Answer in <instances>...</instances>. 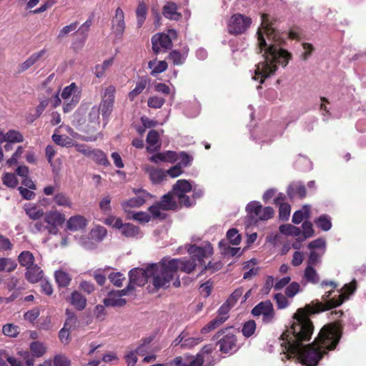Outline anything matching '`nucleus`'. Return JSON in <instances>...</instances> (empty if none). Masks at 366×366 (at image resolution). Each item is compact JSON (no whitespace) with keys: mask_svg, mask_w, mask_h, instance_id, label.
<instances>
[{"mask_svg":"<svg viewBox=\"0 0 366 366\" xmlns=\"http://www.w3.org/2000/svg\"><path fill=\"white\" fill-rule=\"evenodd\" d=\"M120 232L123 236L127 238L137 237L141 234L139 227L130 223H125L124 227H123Z\"/></svg>","mask_w":366,"mask_h":366,"instance_id":"nucleus-34","label":"nucleus"},{"mask_svg":"<svg viewBox=\"0 0 366 366\" xmlns=\"http://www.w3.org/2000/svg\"><path fill=\"white\" fill-rule=\"evenodd\" d=\"M151 195L149 192L146 191H142L140 192V195L134 197L129 199L124 207H139L143 205L145 203L146 198L149 197Z\"/></svg>","mask_w":366,"mask_h":366,"instance_id":"nucleus-30","label":"nucleus"},{"mask_svg":"<svg viewBox=\"0 0 366 366\" xmlns=\"http://www.w3.org/2000/svg\"><path fill=\"white\" fill-rule=\"evenodd\" d=\"M302 232L301 234L302 235V237H300V241H304L306 239H308L310 237H312L315 234V231L313 229L312 224V222L309 221H305L302 224Z\"/></svg>","mask_w":366,"mask_h":366,"instance_id":"nucleus-48","label":"nucleus"},{"mask_svg":"<svg viewBox=\"0 0 366 366\" xmlns=\"http://www.w3.org/2000/svg\"><path fill=\"white\" fill-rule=\"evenodd\" d=\"M257 325L253 320L246 322L242 327V332L245 337H251L255 332Z\"/></svg>","mask_w":366,"mask_h":366,"instance_id":"nucleus-51","label":"nucleus"},{"mask_svg":"<svg viewBox=\"0 0 366 366\" xmlns=\"http://www.w3.org/2000/svg\"><path fill=\"white\" fill-rule=\"evenodd\" d=\"M112 29L117 36H122L125 29L124 14L121 8H117L112 19Z\"/></svg>","mask_w":366,"mask_h":366,"instance_id":"nucleus-17","label":"nucleus"},{"mask_svg":"<svg viewBox=\"0 0 366 366\" xmlns=\"http://www.w3.org/2000/svg\"><path fill=\"white\" fill-rule=\"evenodd\" d=\"M324 254V251L322 253H318L315 251H311L307 259V266L315 267L321 262V257Z\"/></svg>","mask_w":366,"mask_h":366,"instance_id":"nucleus-55","label":"nucleus"},{"mask_svg":"<svg viewBox=\"0 0 366 366\" xmlns=\"http://www.w3.org/2000/svg\"><path fill=\"white\" fill-rule=\"evenodd\" d=\"M214 340H217V344L219 347V351L222 353H234L238 350L237 337L228 332L227 328L222 329L213 337Z\"/></svg>","mask_w":366,"mask_h":366,"instance_id":"nucleus-8","label":"nucleus"},{"mask_svg":"<svg viewBox=\"0 0 366 366\" xmlns=\"http://www.w3.org/2000/svg\"><path fill=\"white\" fill-rule=\"evenodd\" d=\"M44 221L46 225H61L65 221V217L58 211H50L44 215Z\"/></svg>","mask_w":366,"mask_h":366,"instance_id":"nucleus-21","label":"nucleus"},{"mask_svg":"<svg viewBox=\"0 0 366 366\" xmlns=\"http://www.w3.org/2000/svg\"><path fill=\"white\" fill-rule=\"evenodd\" d=\"M147 7L144 2H139L136 10L137 26L140 28L146 19Z\"/></svg>","mask_w":366,"mask_h":366,"instance_id":"nucleus-44","label":"nucleus"},{"mask_svg":"<svg viewBox=\"0 0 366 366\" xmlns=\"http://www.w3.org/2000/svg\"><path fill=\"white\" fill-rule=\"evenodd\" d=\"M45 52V49H41L38 52L32 54L25 61L19 65V71L24 72L29 69L44 55Z\"/></svg>","mask_w":366,"mask_h":366,"instance_id":"nucleus-23","label":"nucleus"},{"mask_svg":"<svg viewBox=\"0 0 366 366\" xmlns=\"http://www.w3.org/2000/svg\"><path fill=\"white\" fill-rule=\"evenodd\" d=\"M177 5L174 3H169L163 7V15L172 20H178L181 14L177 11Z\"/></svg>","mask_w":366,"mask_h":366,"instance_id":"nucleus-36","label":"nucleus"},{"mask_svg":"<svg viewBox=\"0 0 366 366\" xmlns=\"http://www.w3.org/2000/svg\"><path fill=\"white\" fill-rule=\"evenodd\" d=\"M109 280L117 287H121L125 277L120 272H112L109 275Z\"/></svg>","mask_w":366,"mask_h":366,"instance_id":"nucleus-62","label":"nucleus"},{"mask_svg":"<svg viewBox=\"0 0 366 366\" xmlns=\"http://www.w3.org/2000/svg\"><path fill=\"white\" fill-rule=\"evenodd\" d=\"M227 238L233 245H239L241 242V235L237 229L232 228L227 231Z\"/></svg>","mask_w":366,"mask_h":366,"instance_id":"nucleus-53","label":"nucleus"},{"mask_svg":"<svg viewBox=\"0 0 366 366\" xmlns=\"http://www.w3.org/2000/svg\"><path fill=\"white\" fill-rule=\"evenodd\" d=\"M341 337L339 327L335 325H325L312 344L300 346V350L285 351L288 356L293 355L303 365L317 366L327 350H334Z\"/></svg>","mask_w":366,"mask_h":366,"instance_id":"nucleus-2","label":"nucleus"},{"mask_svg":"<svg viewBox=\"0 0 366 366\" xmlns=\"http://www.w3.org/2000/svg\"><path fill=\"white\" fill-rule=\"evenodd\" d=\"M115 87L112 85L107 86L102 96V101L98 107L102 112L103 120L107 124L109 118L113 111L114 99H115Z\"/></svg>","mask_w":366,"mask_h":366,"instance_id":"nucleus-10","label":"nucleus"},{"mask_svg":"<svg viewBox=\"0 0 366 366\" xmlns=\"http://www.w3.org/2000/svg\"><path fill=\"white\" fill-rule=\"evenodd\" d=\"M312 315L307 307L298 309L293 315L292 324L281 335L283 352H298L300 346L310 340L314 332V325L310 319Z\"/></svg>","mask_w":366,"mask_h":366,"instance_id":"nucleus-3","label":"nucleus"},{"mask_svg":"<svg viewBox=\"0 0 366 366\" xmlns=\"http://www.w3.org/2000/svg\"><path fill=\"white\" fill-rule=\"evenodd\" d=\"M54 202L59 207H64L68 208L72 207V202L70 197L63 192H57L54 196Z\"/></svg>","mask_w":366,"mask_h":366,"instance_id":"nucleus-33","label":"nucleus"},{"mask_svg":"<svg viewBox=\"0 0 366 366\" xmlns=\"http://www.w3.org/2000/svg\"><path fill=\"white\" fill-rule=\"evenodd\" d=\"M2 332L8 337H16L19 334L20 330L19 326L10 323L3 326Z\"/></svg>","mask_w":366,"mask_h":366,"instance_id":"nucleus-50","label":"nucleus"},{"mask_svg":"<svg viewBox=\"0 0 366 366\" xmlns=\"http://www.w3.org/2000/svg\"><path fill=\"white\" fill-rule=\"evenodd\" d=\"M212 348L210 345H205L202 348V350L199 354H203L206 357L209 363H206V366H213L214 365V357L211 355Z\"/></svg>","mask_w":366,"mask_h":366,"instance_id":"nucleus-60","label":"nucleus"},{"mask_svg":"<svg viewBox=\"0 0 366 366\" xmlns=\"http://www.w3.org/2000/svg\"><path fill=\"white\" fill-rule=\"evenodd\" d=\"M355 290L356 282L355 280H353L351 283L345 284L344 285L341 290L342 293L339 295L337 299L333 297L328 300L333 292V290H331L330 292H325V294L322 295V300L324 302L316 300L315 302H312V304L307 305L305 307H307V310H309V313L310 314L320 313L325 310L340 306L346 300L348 299L349 295L352 294Z\"/></svg>","mask_w":366,"mask_h":366,"instance_id":"nucleus-5","label":"nucleus"},{"mask_svg":"<svg viewBox=\"0 0 366 366\" xmlns=\"http://www.w3.org/2000/svg\"><path fill=\"white\" fill-rule=\"evenodd\" d=\"M52 140L58 145L61 147H72L74 141L71 138L66 135L54 134L51 137Z\"/></svg>","mask_w":366,"mask_h":366,"instance_id":"nucleus-46","label":"nucleus"},{"mask_svg":"<svg viewBox=\"0 0 366 366\" xmlns=\"http://www.w3.org/2000/svg\"><path fill=\"white\" fill-rule=\"evenodd\" d=\"M6 134V142L11 143H21L24 142V137L19 131L9 130Z\"/></svg>","mask_w":366,"mask_h":366,"instance_id":"nucleus-49","label":"nucleus"},{"mask_svg":"<svg viewBox=\"0 0 366 366\" xmlns=\"http://www.w3.org/2000/svg\"><path fill=\"white\" fill-rule=\"evenodd\" d=\"M55 281L59 287H67L71 282V276L66 272L59 269L54 273Z\"/></svg>","mask_w":366,"mask_h":366,"instance_id":"nucleus-24","label":"nucleus"},{"mask_svg":"<svg viewBox=\"0 0 366 366\" xmlns=\"http://www.w3.org/2000/svg\"><path fill=\"white\" fill-rule=\"evenodd\" d=\"M89 29L81 25L78 30L76 29V39L72 42V48L75 50H79L83 48L88 37Z\"/></svg>","mask_w":366,"mask_h":366,"instance_id":"nucleus-19","label":"nucleus"},{"mask_svg":"<svg viewBox=\"0 0 366 366\" xmlns=\"http://www.w3.org/2000/svg\"><path fill=\"white\" fill-rule=\"evenodd\" d=\"M167 59L171 60L173 62V64L176 65L182 64L184 62L183 56L179 51L177 50L172 51L169 54Z\"/></svg>","mask_w":366,"mask_h":366,"instance_id":"nucleus-63","label":"nucleus"},{"mask_svg":"<svg viewBox=\"0 0 366 366\" xmlns=\"http://www.w3.org/2000/svg\"><path fill=\"white\" fill-rule=\"evenodd\" d=\"M161 263L163 269L164 277L162 282L159 280V277H156V285L157 286H169L171 280L174 277L175 274L180 269L187 274H190L194 270L197 262L194 258H174L170 259L164 257L161 259Z\"/></svg>","mask_w":366,"mask_h":366,"instance_id":"nucleus-4","label":"nucleus"},{"mask_svg":"<svg viewBox=\"0 0 366 366\" xmlns=\"http://www.w3.org/2000/svg\"><path fill=\"white\" fill-rule=\"evenodd\" d=\"M262 27L257 31V52L262 53L263 60L256 65L254 80L262 84L267 78L274 75L277 69V64L285 67L290 60L292 55L282 49L285 39L272 26L268 14H262Z\"/></svg>","mask_w":366,"mask_h":366,"instance_id":"nucleus-1","label":"nucleus"},{"mask_svg":"<svg viewBox=\"0 0 366 366\" xmlns=\"http://www.w3.org/2000/svg\"><path fill=\"white\" fill-rule=\"evenodd\" d=\"M202 341L201 337H191L188 332L185 330V337L183 338L182 349H192Z\"/></svg>","mask_w":366,"mask_h":366,"instance_id":"nucleus-43","label":"nucleus"},{"mask_svg":"<svg viewBox=\"0 0 366 366\" xmlns=\"http://www.w3.org/2000/svg\"><path fill=\"white\" fill-rule=\"evenodd\" d=\"M287 195L290 198H293L295 195L298 194L300 198L306 197V188L302 183H297L290 184L287 187Z\"/></svg>","mask_w":366,"mask_h":366,"instance_id":"nucleus-27","label":"nucleus"},{"mask_svg":"<svg viewBox=\"0 0 366 366\" xmlns=\"http://www.w3.org/2000/svg\"><path fill=\"white\" fill-rule=\"evenodd\" d=\"M76 89V84L71 83L66 86L61 92V96L64 101L63 110L65 113L69 112L73 109L79 101V97L75 94Z\"/></svg>","mask_w":366,"mask_h":366,"instance_id":"nucleus-13","label":"nucleus"},{"mask_svg":"<svg viewBox=\"0 0 366 366\" xmlns=\"http://www.w3.org/2000/svg\"><path fill=\"white\" fill-rule=\"evenodd\" d=\"M191 255L190 258H194L200 264H204V258L212 253V248L209 244L207 247H201L196 245H191L188 249Z\"/></svg>","mask_w":366,"mask_h":366,"instance_id":"nucleus-16","label":"nucleus"},{"mask_svg":"<svg viewBox=\"0 0 366 366\" xmlns=\"http://www.w3.org/2000/svg\"><path fill=\"white\" fill-rule=\"evenodd\" d=\"M315 223L321 230L327 232L332 227L331 217L327 214H322L315 220Z\"/></svg>","mask_w":366,"mask_h":366,"instance_id":"nucleus-37","label":"nucleus"},{"mask_svg":"<svg viewBox=\"0 0 366 366\" xmlns=\"http://www.w3.org/2000/svg\"><path fill=\"white\" fill-rule=\"evenodd\" d=\"M34 256L29 251L21 252L18 257V261L20 265L26 267V269L36 265L34 264Z\"/></svg>","mask_w":366,"mask_h":366,"instance_id":"nucleus-28","label":"nucleus"},{"mask_svg":"<svg viewBox=\"0 0 366 366\" xmlns=\"http://www.w3.org/2000/svg\"><path fill=\"white\" fill-rule=\"evenodd\" d=\"M162 274H163V269L161 261L159 263L151 264L146 269L134 268L129 272V284L132 285L135 290L136 286H144L147 282L148 278L152 277V283L156 290L167 288V286L156 285V277H159V280L162 282L164 275Z\"/></svg>","mask_w":366,"mask_h":366,"instance_id":"nucleus-6","label":"nucleus"},{"mask_svg":"<svg viewBox=\"0 0 366 366\" xmlns=\"http://www.w3.org/2000/svg\"><path fill=\"white\" fill-rule=\"evenodd\" d=\"M178 164L181 167H187L192 164L193 157L185 152L177 153Z\"/></svg>","mask_w":366,"mask_h":366,"instance_id":"nucleus-52","label":"nucleus"},{"mask_svg":"<svg viewBox=\"0 0 366 366\" xmlns=\"http://www.w3.org/2000/svg\"><path fill=\"white\" fill-rule=\"evenodd\" d=\"M79 25L77 21L73 22L69 25L64 26L59 32L57 38L61 39L66 36L69 35L71 32H75Z\"/></svg>","mask_w":366,"mask_h":366,"instance_id":"nucleus-54","label":"nucleus"},{"mask_svg":"<svg viewBox=\"0 0 366 366\" xmlns=\"http://www.w3.org/2000/svg\"><path fill=\"white\" fill-rule=\"evenodd\" d=\"M32 355L28 351L20 352L19 354L25 361L26 366H33L34 363V356L41 357L46 352L44 344L39 342H33L30 345Z\"/></svg>","mask_w":366,"mask_h":366,"instance_id":"nucleus-14","label":"nucleus"},{"mask_svg":"<svg viewBox=\"0 0 366 366\" xmlns=\"http://www.w3.org/2000/svg\"><path fill=\"white\" fill-rule=\"evenodd\" d=\"M165 100L164 98L158 96L149 97L147 101V104L149 107L154 109H159L164 104Z\"/></svg>","mask_w":366,"mask_h":366,"instance_id":"nucleus-59","label":"nucleus"},{"mask_svg":"<svg viewBox=\"0 0 366 366\" xmlns=\"http://www.w3.org/2000/svg\"><path fill=\"white\" fill-rule=\"evenodd\" d=\"M248 217L251 222L264 221L271 219L274 214V209L271 207H262V204L257 201L250 202L246 207Z\"/></svg>","mask_w":366,"mask_h":366,"instance_id":"nucleus-9","label":"nucleus"},{"mask_svg":"<svg viewBox=\"0 0 366 366\" xmlns=\"http://www.w3.org/2000/svg\"><path fill=\"white\" fill-rule=\"evenodd\" d=\"M149 82V79L147 76H142L136 84V86L129 93V98L133 101L136 97L140 94L146 88L147 84Z\"/></svg>","mask_w":366,"mask_h":366,"instance_id":"nucleus-32","label":"nucleus"},{"mask_svg":"<svg viewBox=\"0 0 366 366\" xmlns=\"http://www.w3.org/2000/svg\"><path fill=\"white\" fill-rule=\"evenodd\" d=\"M254 317L262 316V322L265 324L272 322L274 317V310L269 300L258 303L251 312Z\"/></svg>","mask_w":366,"mask_h":366,"instance_id":"nucleus-12","label":"nucleus"},{"mask_svg":"<svg viewBox=\"0 0 366 366\" xmlns=\"http://www.w3.org/2000/svg\"><path fill=\"white\" fill-rule=\"evenodd\" d=\"M86 226V219L81 215L71 217L66 222V229L70 231L83 229Z\"/></svg>","mask_w":366,"mask_h":366,"instance_id":"nucleus-20","label":"nucleus"},{"mask_svg":"<svg viewBox=\"0 0 366 366\" xmlns=\"http://www.w3.org/2000/svg\"><path fill=\"white\" fill-rule=\"evenodd\" d=\"M310 217V206L308 204L304 205L301 209H299L292 215V222L298 224L301 223L303 219H309Z\"/></svg>","mask_w":366,"mask_h":366,"instance_id":"nucleus-25","label":"nucleus"},{"mask_svg":"<svg viewBox=\"0 0 366 366\" xmlns=\"http://www.w3.org/2000/svg\"><path fill=\"white\" fill-rule=\"evenodd\" d=\"M279 230L283 234L290 235L292 237H299L302 233V231L299 227L290 224L280 225Z\"/></svg>","mask_w":366,"mask_h":366,"instance_id":"nucleus-38","label":"nucleus"},{"mask_svg":"<svg viewBox=\"0 0 366 366\" xmlns=\"http://www.w3.org/2000/svg\"><path fill=\"white\" fill-rule=\"evenodd\" d=\"M162 207L158 203H156L149 207V211L152 214L154 219H164L166 218V214L160 210Z\"/></svg>","mask_w":366,"mask_h":366,"instance_id":"nucleus-57","label":"nucleus"},{"mask_svg":"<svg viewBox=\"0 0 366 366\" xmlns=\"http://www.w3.org/2000/svg\"><path fill=\"white\" fill-rule=\"evenodd\" d=\"M186 361L189 362V366H206V363H209L203 354H197L195 356L185 354Z\"/></svg>","mask_w":366,"mask_h":366,"instance_id":"nucleus-31","label":"nucleus"},{"mask_svg":"<svg viewBox=\"0 0 366 366\" xmlns=\"http://www.w3.org/2000/svg\"><path fill=\"white\" fill-rule=\"evenodd\" d=\"M149 174V178L153 183H160L165 177L166 173L162 169H155L153 167L147 169Z\"/></svg>","mask_w":366,"mask_h":366,"instance_id":"nucleus-40","label":"nucleus"},{"mask_svg":"<svg viewBox=\"0 0 366 366\" xmlns=\"http://www.w3.org/2000/svg\"><path fill=\"white\" fill-rule=\"evenodd\" d=\"M252 20L249 17L241 14H233L227 24L228 32L238 35L244 33L250 26Z\"/></svg>","mask_w":366,"mask_h":366,"instance_id":"nucleus-11","label":"nucleus"},{"mask_svg":"<svg viewBox=\"0 0 366 366\" xmlns=\"http://www.w3.org/2000/svg\"><path fill=\"white\" fill-rule=\"evenodd\" d=\"M304 278L307 282L317 284L320 282V277L314 267L307 266L304 272Z\"/></svg>","mask_w":366,"mask_h":366,"instance_id":"nucleus-41","label":"nucleus"},{"mask_svg":"<svg viewBox=\"0 0 366 366\" xmlns=\"http://www.w3.org/2000/svg\"><path fill=\"white\" fill-rule=\"evenodd\" d=\"M300 285L298 282H293L285 289V295L288 297H293L300 292Z\"/></svg>","mask_w":366,"mask_h":366,"instance_id":"nucleus-61","label":"nucleus"},{"mask_svg":"<svg viewBox=\"0 0 366 366\" xmlns=\"http://www.w3.org/2000/svg\"><path fill=\"white\" fill-rule=\"evenodd\" d=\"M148 67L152 69L151 74L154 76L157 74H160L167 70L168 64L166 61H159L157 59L149 61Z\"/></svg>","mask_w":366,"mask_h":366,"instance_id":"nucleus-35","label":"nucleus"},{"mask_svg":"<svg viewBox=\"0 0 366 366\" xmlns=\"http://www.w3.org/2000/svg\"><path fill=\"white\" fill-rule=\"evenodd\" d=\"M192 189V184L187 179H179L172 187V192L178 198L180 205L191 207L196 204L192 196L187 195Z\"/></svg>","mask_w":366,"mask_h":366,"instance_id":"nucleus-7","label":"nucleus"},{"mask_svg":"<svg viewBox=\"0 0 366 366\" xmlns=\"http://www.w3.org/2000/svg\"><path fill=\"white\" fill-rule=\"evenodd\" d=\"M89 157L92 158L94 161H95L97 164L109 166V162L106 156V154L101 150L94 149L92 151Z\"/></svg>","mask_w":366,"mask_h":366,"instance_id":"nucleus-42","label":"nucleus"},{"mask_svg":"<svg viewBox=\"0 0 366 366\" xmlns=\"http://www.w3.org/2000/svg\"><path fill=\"white\" fill-rule=\"evenodd\" d=\"M104 304L106 307H123L126 305L127 300L117 297L116 293L110 292L109 297L104 299Z\"/></svg>","mask_w":366,"mask_h":366,"instance_id":"nucleus-29","label":"nucleus"},{"mask_svg":"<svg viewBox=\"0 0 366 366\" xmlns=\"http://www.w3.org/2000/svg\"><path fill=\"white\" fill-rule=\"evenodd\" d=\"M44 272L38 265L26 269L25 277L30 283H36L41 280Z\"/></svg>","mask_w":366,"mask_h":366,"instance_id":"nucleus-22","label":"nucleus"},{"mask_svg":"<svg viewBox=\"0 0 366 366\" xmlns=\"http://www.w3.org/2000/svg\"><path fill=\"white\" fill-rule=\"evenodd\" d=\"M157 203L162 207V210L164 211L174 210L177 207V202L174 200L171 192L163 195L161 200Z\"/></svg>","mask_w":366,"mask_h":366,"instance_id":"nucleus-26","label":"nucleus"},{"mask_svg":"<svg viewBox=\"0 0 366 366\" xmlns=\"http://www.w3.org/2000/svg\"><path fill=\"white\" fill-rule=\"evenodd\" d=\"M226 320L225 317H222L218 315L217 317L211 320L207 325L202 328L201 333L206 334L209 332L210 330H214L223 324Z\"/></svg>","mask_w":366,"mask_h":366,"instance_id":"nucleus-45","label":"nucleus"},{"mask_svg":"<svg viewBox=\"0 0 366 366\" xmlns=\"http://www.w3.org/2000/svg\"><path fill=\"white\" fill-rule=\"evenodd\" d=\"M54 366H70L71 361L64 355H56L54 358Z\"/></svg>","mask_w":366,"mask_h":366,"instance_id":"nucleus-64","label":"nucleus"},{"mask_svg":"<svg viewBox=\"0 0 366 366\" xmlns=\"http://www.w3.org/2000/svg\"><path fill=\"white\" fill-rule=\"evenodd\" d=\"M67 301L79 311L84 310L87 304L86 297L77 290H74L71 293L70 296L67 298Z\"/></svg>","mask_w":366,"mask_h":366,"instance_id":"nucleus-18","label":"nucleus"},{"mask_svg":"<svg viewBox=\"0 0 366 366\" xmlns=\"http://www.w3.org/2000/svg\"><path fill=\"white\" fill-rule=\"evenodd\" d=\"M4 184L9 187L14 188L18 184L16 176L12 173H6L2 177Z\"/></svg>","mask_w":366,"mask_h":366,"instance_id":"nucleus-56","label":"nucleus"},{"mask_svg":"<svg viewBox=\"0 0 366 366\" xmlns=\"http://www.w3.org/2000/svg\"><path fill=\"white\" fill-rule=\"evenodd\" d=\"M24 210L29 217L33 220H38L44 214L42 209L38 208L34 205L25 206Z\"/></svg>","mask_w":366,"mask_h":366,"instance_id":"nucleus-39","label":"nucleus"},{"mask_svg":"<svg viewBox=\"0 0 366 366\" xmlns=\"http://www.w3.org/2000/svg\"><path fill=\"white\" fill-rule=\"evenodd\" d=\"M177 32L173 29H169L168 34H157L152 39L156 41L165 51L172 49L173 44L172 39L177 38Z\"/></svg>","mask_w":366,"mask_h":366,"instance_id":"nucleus-15","label":"nucleus"},{"mask_svg":"<svg viewBox=\"0 0 366 366\" xmlns=\"http://www.w3.org/2000/svg\"><path fill=\"white\" fill-rule=\"evenodd\" d=\"M17 267V263L11 258H0V272L6 270L8 272L14 271Z\"/></svg>","mask_w":366,"mask_h":366,"instance_id":"nucleus-47","label":"nucleus"},{"mask_svg":"<svg viewBox=\"0 0 366 366\" xmlns=\"http://www.w3.org/2000/svg\"><path fill=\"white\" fill-rule=\"evenodd\" d=\"M291 207L288 203L281 204L279 209V217L282 221H287L290 215Z\"/></svg>","mask_w":366,"mask_h":366,"instance_id":"nucleus-58","label":"nucleus"}]
</instances>
